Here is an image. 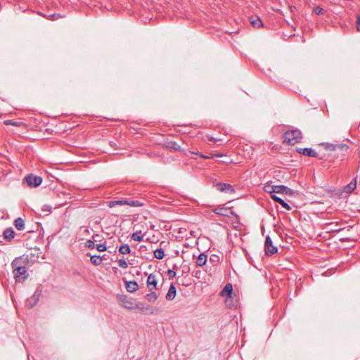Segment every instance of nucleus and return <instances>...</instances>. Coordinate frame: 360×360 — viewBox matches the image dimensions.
<instances>
[{
  "mask_svg": "<svg viewBox=\"0 0 360 360\" xmlns=\"http://www.w3.org/2000/svg\"><path fill=\"white\" fill-rule=\"evenodd\" d=\"M284 142L290 145H295L302 139V133L298 129L287 131L283 134Z\"/></svg>",
  "mask_w": 360,
  "mask_h": 360,
  "instance_id": "obj_2",
  "label": "nucleus"
},
{
  "mask_svg": "<svg viewBox=\"0 0 360 360\" xmlns=\"http://www.w3.org/2000/svg\"><path fill=\"white\" fill-rule=\"evenodd\" d=\"M335 147H336V146H334V145L331 144V145H330V146H328V148H329L330 150H335Z\"/></svg>",
  "mask_w": 360,
  "mask_h": 360,
  "instance_id": "obj_39",
  "label": "nucleus"
},
{
  "mask_svg": "<svg viewBox=\"0 0 360 360\" xmlns=\"http://www.w3.org/2000/svg\"><path fill=\"white\" fill-rule=\"evenodd\" d=\"M264 249L265 252L267 255H273L276 253L278 250L277 248L273 245L272 240L269 236L266 237L265 243H264Z\"/></svg>",
  "mask_w": 360,
  "mask_h": 360,
  "instance_id": "obj_6",
  "label": "nucleus"
},
{
  "mask_svg": "<svg viewBox=\"0 0 360 360\" xmlns=\"http://www.w3.org/2000/svg\"><path fill=\"white\" fill-rule=\"evenodd\" d=\"M26 182L31 187H37L41 184L42 179L39 176L30 174L26 177Z\"/></svg>",
  "mask_w": 360,
  "mask_h": 360,
  "instance_id": "obj_7",
  "label": "nucleus"
},
{
  "mask_svg": "<svg viewBox=\"0 0 360 360\" xmlns=\"http://www.w3.org/2000/svg\"><path fill=\"white\" fill-rule=\"evenodd\" d=\"M110 207H114L116 205H129L132 207H136L141 204L139 201L134 200H112L108 202Z\"/></svg>",
  "mask_w": 360,
  "mask_h": 360,
  "instance_id": "obj_5",
  "label": "nucleus"
},
{
  "mask_svg": "<svg viewBox=\"0 0 360 360\" xmlns=\"http://www.w3.org/2000/svg\"><path fill=\"white\" fill-rule=\"evenodd\" d=\"M280 205H282L287 210H291V207L287 202H285L283 200L281 202Z\"/></svg>",
  "mask_w": 360,
  "mask_h": 360,
  "instance_id": "obj_30",
  "label": "nucleus"
},
{
  "mask_svg": "<svg viewBox=\"0 0 360 360\" xmlns=\"http://www.w3.org/2000/svg\"><path fill=\"white\" fill-rule=\"evenodd\" d=\"M226 212V209L221 208V209H219V211L217 212V213L219 214H221V215H226V214L225 213Z\"/></svg>",
  "mask_w": 360,
  "mask_h": 360,
  "instance_id": "obj_36",
  "label": "nucleus"
},
{
  "mask_svg": "<svg viewBox=\"0 0 360 360\" xmlns=\"http://www.w3.org/2000/svg\"><path fill=\"white\" fill-rule=\"evenodd\" d=\"M216 156H217V157H221V156H222V155H221V154H217V155H216Z\"/></svg>",
  "mask_w": 360,
  "mask_h": 360,
  "instance_id": "obj_42",
  "label": "nucleus"
},
{
  "mask_svg": "<svg viewBox=\"0 0 360 360\" xmlns=\"http://www.w3.org/2000/svg\"><path fill=\"white\" fill-rule=\"evenodd\" d=\"M167 276H168L169 279H172L176 276V272L173 270L169 269L166 272Z\"/></svg>",
  "mask_w": 360,
  "mask_h": 360,
  "instance_id": "obj_27",
  "label": "nucleus"
},
{
  "mask_svg": "<svg viewBox=\"0 0 360 360\" xmlns=\"http://www.w3.org/2000/svg\"><path fill=\"white\" fill-rule=\"evenodd\" d=\"M250 23L255 28H259L263 26V23L261 20V19L256 16V17H252L250 18Z\"/></svg>",
  "mask_w": 360,
  "mask_h": 360,
  "instance_id": "obj_16",
  "label": "nucleus"
},
{
  "mask_svg": "<svg viewBox=\"0 0 360 360\" xmlns=\"http://www.w3.org/2000/svg\"><path fill=\"white\" fill-rule=\"evenodd\" d=\"M118 264L122 268H127L128 266L127 262L124 259H119Z\"/></svg>",
  "mask_w": 360,
  "mask_h": 360,
  "instance_id": "obj_25",
  "label": "nucleus"
},
{
  "mask_svg": "<svg viewBox=\"0 0 360 360\" xmlns=\"http://www.w3.org/2000/svg\"><path fill=\"white\" fill-rule=\"evenodd\" d=\"M165 243L164 241L161 242V243H160V246H164V244H165Z\"/></svg>",
  "mask_w": 360,
  "mask_h": 360,
  "instance_id": "obj_41",
  "label": "nucleus"
},
{
  "mask_svg": "<svg viewBox=\"0 0 360 360\" xmlns=\"http://www.w3.org/2000/svg\"><path fill=\"white\" fill-rule=\"evenodd\" d=\"M357 185V176L354 177L352 181L344 187V192L347 193H351L356 189Z\"/></svg>",
  "mask_w": 360,
  "mask_h": 360,
  "instance_id": "obj_11",
  "label": "nucleus"
},
{
  "mask_svg": "<svg viewBox=\"0 0 360 360\" xmlns=\"http://www.w3.org/2000/svg\"><path fill=\"white\" fill-rule=\"evenodd\" d=\"M157 295L155 292H152L150 293H148L146 295V299L148 301V302H155L156 300H157Z\"/></svg>",
  "mask_w": 360,
  "mask_h": 360,
  "instance_id": "obj_22",
  "label": "nucleus"
},
{
  "mask_svg": "<svg viewBox=\"0 0 360 360\" xmlns=\"http://www.w3.org/2000/svg\"><path fill=\"white\" fill-rule=\"evenodd\" d=\"M233 291V287H232V285L231 283H227L225 287L224 288V289L222 290L221 291V295L223 296H225V295H231V292Z\"/></svg>",
  "mask_w": 360,
  "mask_h": 360,
  "instance_id": "obj_19",
  "label": "nucleus"
},
{
  "mask_svg": "<svg viewBox=\"0 0 360 360\" xmlns=\"http://www.w3.org/2000/svg\"><path fill=\"white\" fill-rule=\"evenodd\" d=\"M5 124H11V125H13V126H18L16 122H13L11 120H6V121H5Z\"/></svg>",
  "mask_w": 360,
  "mask_h": 360,
  "instance_id": "obj_38",
  "label": "nucleus"
},
{
  "mask_svg": "<svg viewBox=\"0 0 360 360\" xmlns=\"http://www.w3.org/2000/svg\"><path fill=\"white\" fill-rule=\"evenodd\" d=\"M117 302L119 304L126 309H133V302L128 300V298L125 295H120L117 296Z\"/></svg>",
  "mask_w": 360,
  "mask_h": 360,
  "instance_id": "obj_8",
  "label": "nucleus"
},
{
  "mask_svg": "<svg viewBox=\"0 0 360 360\" xmlns=\"http://www.w3.org/2000/svg\"><path fill=\"white\" fill-rule=\"evenodd\" d=\"M130 248L128 245H122L120 247L119 251L121 254L125 255L130 252Z\"/></svg>",
  "mask_w": 360,
  "mask_h": 360,
  "instance_id": "obj_21",
  "label": "nucleus"
},
{
  "mask_svg": "<svg viewBox=\"0 0 360 360\" xmlns=\"http://www.w3.org/2000/svg\"><path fill=\"white\" fill-rule=\"evenodd\" d=\"M21 258H16L11 263L13 273L16 282H22L29 276L26 267L21 265Z\"/></svg>",
  "mask_w": 360,
  "mask_h": 360,
  "instance_id": "obj_1",
  "label": "nucleus"
},
{
  "mask_svg": "<svg viewBox=\"0 0 360 360\" xmlns=\"http://www.w3.org/2000/svg\"><path fill=\"white\" fill-rule=\"evenodd\" d=\"M176 296V288L172 284L169 288V290L166 295V299L167 300H173Z\"/></svg>",
  "mask_w": 360,
  "mask_h": 360,
  "instance_id": "obj_14",
  "label": "nucleus"
},
{
  "mask_svg": "<svg viewBox=\"0 0 360 360\" xmlns=\"http://www.w3.org/2000/svg\"><path fill=\"white\" fill-rule=\"evenodd\" d=\"M271 194V198L278 202L279 204L281 203V202L283 200V199H281L280 197L277 196L276 194H273V193H270Z\"/></svg>",
  "mask_w": 360,
  "mask_h": 360,
  "instance_id": "obj_28",
  "label": "nucleus"
},
{
  "mask_svg": "<svg viewBox=\"0 0 360 360\" xmlns=\"http://www.w3.org/2000/svg\"><path fill=\"white\" fill-rule=\"evenodd\" d=\"M217 188L219 191L228 193H233L235 192L233 187L231 184L226 183H219L217 184Z\"/></svg>",
  "mask_w": 360,
  "mask_h": 360,
  "instance_id": "obj_9",
  "label": "nucleus"
},
{
  "mask_svg": "<svg viewBox=\"0 0 360 360\" xmlns=\"http://www.w3.org/2000/svg\"><path fill=\"white\" fill-rule=\"evenodd\" d=\"M94 246V243L92 240H89L86 242V247H87L88 248L93 249Z\"/></svg>",
  "mask_w": 360,
  "mask_h": 360,
  "instance_id": "obj_29",
  "label": "nucleus"
},
{
  "mask_svg": "<svg viewBox=\"0 0 360 360\" xmlns=\"http://www.w3.org/2000/svg\"><path fill=\"white\" fill-rule=\"evenodd\" d=\"M42 211L44 212H50L51 210V207L48 205H45L42 207L41 208Z\"/></svg>",
  "mask_w": 360,
  "mask_h": 360,
  "instance_id": "obj_33",
  "label": "nucleus"
},
{
  "mask_svg": "<svg viewBox=\"0 0 360 360\" xmlns=\"http://www.w3.org/2000/svg\"><path fill=\"white\" fill-rule=\"evenodd\" d=\"M14 224H15V228L18 229V230H23L25 229V224H24V220L19 217V218H17L15 221H14Z\"/></svg>",
  "mask_w": 360,
  "mask_h": 360,
  "instance_id": "obj_17",
  "label": "nucleus"
},
{
  "mask_svg": "<svg viewBox=\"0 0 360 360\" xmlns=\"http://www.w3.org/2000/svg\"><path fill=\"white\" fill-rule=\"evenodd\" d=\"M131 238L135 241H141L143 240V236L141 235V233H134L131 236Z\"/></svg>",
  "mask_w": 360,
  "mask_h": 360,
  "instance_id": "obj_23",
  "label": "nucleus"
},
{
  "mask_svg": "<svg viewBox=\"0 0 360 360\" xmlns=\"http://www.w3.org/2000/svg\"><path fill=\"white\" fill-rule=\"evenodd\" d=\"M126 289L129 292H135L138 289V284L135 281L126 282Z\"/></svg>",
  "mask_w": 360,
  "mask_h": 360,
  "instance_id": "obj_15",
  "label": "nucleus"
},
{
  "mask_svg": "<svg viewBox=\"0 0 360 360\" xmlns=\"http://www.w3.org/2000/svg\"><path fill=\"white\" fill-rule=\"evenodd\" d=\"M158 281L156 276L153 274H150L147 279V287L150 290L156 288Z\"/></svg>",
  "mask_w": 360,
  "mask_h": 360,
  "instance_id": "obj_12",
  "label": "nucleus"
},
{
  "mask_svg": "<svg viewBox=\"0 0 360 360\" xmlns=\"http://www.w3.org/2000/svg\"><path fill=\"white\" fill-rule=\"evenodd\" d=\"M314 11L317 15H323L324 13V10L321 7H320V6H316L314 8Z\"/></svg>",
  "mask_w": 360,
  "mask_h": 360,
  "instance_id": "obj_26",
  "label": "nucleus"
},
{
  "mask_svg": "<svg viewBox=\"0 0 360 360\" xmlns=\"http://www.w3.org/2000/svg\"><path fill=\"white\" fill-rule=\"evenodd\" d=\"M96 249L100 252H103L106 250V247L104 244H98L96 246Z\"/></svg>",
  "mask_w": 360,
  "mask_h": 360,
  "instance_id": "obj_31",
  "label": "nucleus"
},
{
  "mask_svg": "<svg viewBox=\"0 0 360 360\" xmlns=\"http://www.w3.org/2000/svg\"><path fill=\"white\" fill-rule=\"evenodd\" d=\"M297 152L300 154H302L308 157H317V153L311 148H297Z\"/></svg>",
  "mask_w": 360,
  "mask_h": 360,
  "instance_id": "obj_10",
  "label": "nucleus"
},
{
  "mask_svg": "<svg viewBox=\"0 0 360 360\" xmlns=\"http://www.w3.org/2000/svg\"><path fill=\"white\" fill-rule=\"evenodd\" d=\"M90 260L96 266L100 265L102 263V259L100 256L93 255L91 257Z\"/></svg>",
  "mask_w": 360,
  "mask_h": 360,
  "instance_id": "obj_20",
  "label": "nucleus"
},
{
  "mask_svg": "<svg viewBox=\"0 0 360 360\" xmlns=\"http://www.w3.org/2000/svg\"><path fill=\"white\" fill-rule=\"evenodd\" d=\"M207 261V256L205 253H201L197 257L196 261H195V264L198 266H202L206 264Z\"/></svg>",
  "mask_w": 360,
  "mask_h": 360,
  "instance_id": "obj_13",
  "label": "nucleus"
},
{
  "mask_svg": "<svg viewBox=\"0 0 360 360\" xmlns=\"http://www.w3.org/2000/svg\"><path fill=\"white\" fill-rule=\"evenodd\" d=\"M202 272L200 270H198V271H193V276L198 278H200V275H201Z\"/></svg>",
  "mask_w": 360,
  "mask_h": 360,
  "instance_id": "obj_35",
  "label": "nucleus"
},
{
  "mask_svg": "<svg viewBox=\"0 0 360 360\" xmlns=\"http://www.w3.org/2000/svg\"><path fill=\"white\" fill-rule=\"evenodd\" d=\"M4 237L5 239L11 240L14 238V231L12 229H6L4 232Z\"/></svg>",
  "mask_w": 360,
  "mask_h": 360,
  "instance_id": "obj_18",
  "label": "nucleus"
},
{
  "mask_svg": "<svg viewBox=\"0 0 360 360\" xmlns=\"http://www.w3.org/2000/svg\"><path fill=\"white\" fill-rule=\"evenodd\" d=\"M163 145L164 146L173 149L175 151H182L186 156H188L190 154H195L205 159L211 158V157L205 155L200 153H197L189 150H186L184 149H182L181 147L179 145H178L176 142L170 141L168 142L167 143H164Z\"/></svg>",
  "mask_w": 360,
  "mask_h": 360,
  "instance_id": "obj_3",
  "label": "nucleus"
},
{
  "mask_svg": "<svg viewBox=\"0 0 360 360\" xmlns=\"http://www.w3.org/2000/svg\"><path fill=\"white\" fill-rule=\"evenodd\" d=\"M219 261V257L216 255H212L210 257L209 262L214 264Z\"/></svg>",
  "mask_w": 360,
  "mask_h": 360,
  "instance_id": "obj_24",
  "label": "nucleus"
},
{
  "mask_svg": "<svg viewBox=\"0 0 360 360\" xmlns=\"http://www.w3.org/2000/svg\"><path fill=\"white\" fill-rule=\"evenodd\" d=\"M265 191L269 193H281V194H291L292 191L290 188L283 185H266Z\"/></svg>",
  "mask_w": 360,
  "mask_h": 360,
  "instance_id": "obj_4",
  "label": "nucleus"
},
{
  "mask_svg": "<svg viewBox=\"0 0 360 360\" xmlns=\"http://www.w3.org/2000/svg\"><path fill=\"white\" fill-rule=\"evenodd\" d=\"M158 250H154V256H155V257L158 258Z\"/></svg>",
  "mask_w": 360,
  "mask_h": 360,
  "instance_id": "obj_40",
  "label": "nucleus"
},
{
  "mask_svg": "<svg viewBox=\"0 0 360 360\" xmlns=\"http://www.w3.org/2000/svg\"><path fill=\"white\" fill-rule=\"evenodd\" d=\"M60 15L59 14H57V13H54V14H52L49 17V20H57L60 18Z\"/></svg>",
  "mask_w": 360,
  "mask_h": 360,
  "instance_id": "obj_32",
  "label": "nucleus"
},
{
  "mask_svg": "<svg viewBox=\"0 0 360 360\" xmlns=\"http://www.w3.org/2000/svg\"><path fill=\"white\" fill-rule=\"evenodd\" d=\"M356 29L358 31H360V16H357L356 20Z\"/></svg>",
  "mask_w": 360,
  "mask_h": 360,
  "instance_id": "obj_37",
  "label": "nucleus"
},
{
  "mask_svg": "<svg viewBox=\"0 0 360 360\" xmlns=\"http://www.w3.org/2000/svg\"><path fill=\"white\" fill-rule=\"evenodd\" d=\"M165 254L163 251L162 248H159V259H162L165 257Z\"/></svg>",
  "mask_w": 360,
  "mask_h": 360,
  "instance_id": "obj_34",
  "label": "nucleus"
}]
</instances>
